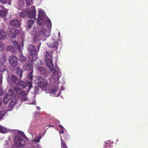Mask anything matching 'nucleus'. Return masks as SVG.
I'll return each mask as SVG.
<instances>
[{
	"mask_svg": "<svg viewBox=\"0 0 148 148\" xmlns=\"http://www.w3.org/2000/svg\"><path fill=\"white\" fill-rule=\"evenodd\" d=\"M49 127H54V125H48Z\"/></svg>",
	"mask_w": 148,
	"mask_h": 148,
	"instance_id": "obj_52",
	"label": "nucleus"
},
{
	"mask_svg": "<svg viewBox=\"0 0 148 148\" xmlns=\"http://www.w3.org/2000/svg\"><path fill=\"white\" fill-rule=\"evenodd\" d=\"M23 135L25 136V139H27L28 138H27V137H26V136H25V135L24 134H23Z\"/></svg>",
	"mask_w": 148,
	"mask_h": 148,
	"instance_id": "obj_51",
	"label": "nucleus"
},
{
	"mask_svg": "<svg viewBox=\"0 0 148 148\" xmlns=\"http://www.w3.org/2000/svg\"><path fill=\"white\" fill-rule=\"evenodd\" d=\"M12 32L13 34L12 36L13 37H15L18 34L20 33L21 31L17 29H12Z\"/></svg>",
	"mask_w": 148,
	"mask_h": 148,
	"instance_id": "obj_18",
	"label": "nucleus"
},
{
	"mask_svg": "<svg viewBox=\"0 0 148 148\" xmlns=\"http://www.w3.org/2000/svg\"><path fill=\"white\" fill-rule=\"evenodd\" d=\"M27 16L29 18H34L36 16V10L34 6L31 7L30 10L27 9Z\"/></svg>",
	"mask_w": 148,
	"mask_h": 148,
	"instance_id": "obj_6",
	"label": "nucleus"
},
{
	"mask_svg": "<svg viewBox=\"0 0 148 148\" xmlns=\"http://www.w3.org/2000/svg\"><path fill=\"white\" fill-rule=\"evenodd\" d=\"M32 34H33V35H34V33H32Z\"/></svg>",
	"mask_w": 148,
	"mask_h": 148,
	"instance_id": "obj_56",
	"label": "nucleus"
},
{
	"mask_svg": "<svg viewBox=\"0 0 148 148\" xmlns=\"http://www.w3.org/2000/svg\"><path fill=\"white\" fill-rule=\"evenodd\" d=\"M2 104V101L1 98H0V106H1Z\"/></svg>",
	"mask_w": 148,
	"mask_h": 148,
	"instance_id": "obj_47",
	"label": "nucleus"
},
{
	"mask_svg": "<svg viewBox=\"0 0 148 148\" xmlns=\"http://www.w3.org/2000/svg\"><path fill=\"white\" fill-rule=\"evenodd\" d=\"M18 85H20L23 88H25L27 85V83L23 81H18Z\"/></svg>",
	"mask_w": 148,
	"mask_h": 148,
	"instance_id": "obj_21",
	"label": "nucleus"
},
{
	"mask_svg": "<svg viewBox=\"0 0 148 148\" xmlns=\"http://www.w3.org/2000/svg\"><path fill=\"white\" fill-rule=\"evenodd\" d=\"M47 81L42 78H39L38 81V86L41 88H45L47 86Z\"/></svg>",
	"mask_w": 148,
	"mask_h": 148,
	"instance_id": "obj_5",
	"label": "nucleus"
},
{
	"mask_svg": "<svg viewBox=\"0 0 148 148\" xmlns=\"http://www.w3.org/2000/svg\"><path fill=\"white\" fill-rule=\"evenodd\" d=\"M11 80L10 83L14 84H18L19 80L18 78L15 75H13L10 78Z\"/></svg>",
	"mask_w": 148,
	"mask_h": 148,
	"instance_id": "obj_8",
	"label": "nucleus"
},
{
	"mask_svg": "<svg viewBox=\"0 0 148 148\" xmlns=\"http://www.w3.org/2000/svg\"><path fill=\"white\" fill-rule=\"evenodd\" d=\"M53 78H56L57 79H59V73L54 71L53 73Z\"/></svg>",
	"mask_w": 148,
	"mask_h": 148,
	"instance_id": "obj_31",
	"label": "nucleus"
},
{
	"mask_svg": "<svg viewBox=\"0 0 148 148\" xmlns=\"http://www.w3.org/2000/svg\"><path fill=\"white\" fill-rule=\"evenodd\" d=\"M46 62L48 67L51 70L53 69V65L52 60L47 58L46 59Z\"/></svg>",
	"mask_w": 148,
	"mask_h": 148,
	"instance_id": "obj_9",
	"label": "nucleus"
},
{
	"mask_svg": "<svg viewBox=\"0 0 148 148\" xmlns=\"http://www.w3.org/2000/svg\"><path fill=\"white\" fill-rule=\"evenodd\" d=\"M6 14V8H5L4 10H2L0 11V15L2 17L4 18L5 17Z\"/></svg>",
	"mask_w": 148,
	"mask_h": 148,
	"instance_id": "obj_24",
	"label": "nucleus"
},
{
	"mask_svg": "<svg viewBox=\"0 0 148 148\" xmlns=\"http://www.w3.org/2000/svg\"><path fill=\"white\" fill-rule=\"evenodd\" d=\"M34 92L35 94L38 93L39 92V89L38 88V87L35 86L34 87Z\"/></svg>",
	"mask_w": 148,
	"mask_h": 148,
	"instance_id": "obj_39",
	"label": "nucleus"
},
{
	"mask_svg": "<svg viewBox=\"0 0 148 148\" xmlns=\"http://www.w3.org/2000/svg\"><path fill=\"white\" fill-rule=\"evenodd\" d=\"M5 37V32L2 29H0V40L4 39Z\"/></svg>",
	"mask_w": 148,
	"mask_h": 148,
	"instance_id": "obj_16",
	"label": "nucleus"
},
{
	"mask_svg": "<svg viewBox=\"0 0 148 148\" xmlns=\"http://www.w3.org/2000/svg\"><path fill=\"white\" fill-rule=\"evenodd\" d=\"M13 44L14 46L16 47V48L18 49L20 51H22L21 49V45H19L18 42L16 41H13Z\"/></svg>",
	"mask_w": 148,
	"mask_h": 148,
	"instance_id": "obj_14",
	"label": "nucleus"
},
{
	"mask_svg": "<svg viewBox=\"0 0 148 148\" xmlns=\"http://www.w3.org/2000/svg\"><path fill=\"white\" fill-rule=\"evenodd\" d=\"M46 25L49 29H51L52 23L50 19H47L46 22Z\"/></svg>",
	"mask_w": 148,
	"mask_h": 148,
	"instance_id": "obj_28",
	"label": "nucleus"
},
{
	"mask_svg": "<svg viewBox=\"0 0 148 148\" xmlns=\"http://www.w3.org/2000/svg\"><path fill=\"white\" fill-rule=\"evenodd\" d=\"M4 45L2 41H0V51H3L4 48Z\"/></svg>",
	"mask_w": 148,
	"mask_h": 148,
	"instance_id": "obj_35",
	"label": "nucleus"
},
{
	"mask_svg": "<svg viewBox=\"0 0 148 148\" xmlns=\"http://www.w3.org/2000/svg\"><path fill=\"white\" fill-rule=\"evenodd\" d=\"M0 2L3 4H5L6 2V0H0Z\"/></svg>",
	"mask_w": 148,
	"mask_h": 148,
	"instance_id": "obj_46",
	"label": "nucleus"
},
{
	"mask_svg": "<svg viewBox=\"0 0 148 148\" xmlns=\"http://www.w3.org/2000/svg\"><path fill=\"white\" fill-rule=\"evenodd\" d=\"M9 94H11V96H14V94L13 92V91L12 90H9Z\"/></svg>",
	"mask_w": 148,
	"mask_h": 148,
	"instance_id": "obj_45",
	"label": "nucleus"
},
{
	"mask_svg": "<svg viewBox=\"0 0 148 148\" xmlns=\"http://www.w3.org/2000/svg\"><path fill=\"white\" fill-rule=\"evenodd\" d=\"M104 148H109L108 147H105V145H104Z\"/></svg>",
	"mask_w": 148,
	"mask_h": 148,
	"instance_id": "obj_54",
	"label": "nucleus"
},
{
	"mask_svg": "<svg viewBox=\"0 0 148 148\" xmlns=\"http://www.w3.org/2000/svg\"><path fill=\"white\" fill-rule=\"evenodd\" d=\"M14 140L17 146L18 147H23L25 144V141L23 139L19 136H16Z\"/></svg>",
	"mask_w": 148,
	"mask_h": 148,
	"instance_id": "obj_3",
	"label": "nucleus"
},
{
	"mask_svg": "<svg viewBox=\"0 0 148 148\" xmlns=\"http://www.w3.org/2000/svg\"><path fill=\"white\" fill-rule=\"evenodd\" d=\"M61 147L62 148H68L67 145H66L64 141L62 139V136H61Z\"/></svg>",
	"mask_w": 148,
	"mask_h": 148,
	"instance_id": "obj_29",
	"label": "nucleus"
},
{
	"mask_svg": "<svg viewBox=\"0 0 148 148\" xmlns=\"http://www.w3.org/2000/svg\"><path fill=\"white\" fill-rule=\"evenodd\" d=\"M7 129L3 127H2L0 125V132L2 133H6L7 132Z\"/></svg>",
	"mask_w": 148,
	"mask_h": 148,
	"instance_id": "obj_32",
	"label": "nucleus"
},
{
	"mask_svg": "<svg viewBox=\"0 0 148 148\" xmlns=\"http://www.w3.org/2000/svg\"><path fill=\"white\" fill-rule=\"evenodd\" d=\"M59 95H58V96H59Z\"/></svg>",
	"mask_w": 148,
	"mask_h": 148,
	"instance_id": "obj_57",
	"label": "nucleus"
},
{
	"mask_svg": "<svg viewBox=\"0 0 148 148\" xmlns=\"http://www.w3.org/2000/svg\"><path fill=\"white\" fill-rule=\"evenodd\" d=\"M16 74L19 78H21L22 76L23 70L18 67L16 69Z\"/></svg>",
	"mask_w": 148,
	"mask_h": 148,
	"instance_id": "obj_15",
	"label": "nucleus"
},
{
	"mask_svg": "<svg viewBox=\"0 0 148 148\" xmlns=\"http://www.w3.org/2000/svg\"><path fill=\"white\" fill-rule=\"evenodd\" d=\"M23 68L25 70H27L28 71H30L33 68V65L32 64H27L26 65H24Z\"/></svg>",
	"mask_w": 148,
	"mask_h": 148,
	"instance_id": "obj_13",
	"label": "nucleus"
},
{
	"mask_svg": "<svg viewBox=\"0 0 148 148\" xmlns=\"http://www.w3.org/2000/svg\"><path fill=\"white\" fill-rule=\"evenodd\" d=\"M7 49L9 51H11L12 52L13 51H14V48L12 46H9L7 47Z\"/></svg>",
	"mask_w": 148,
	"mask_h": 148,
	"instance_id": "obj_38",
	"label": "nucleus"
},
{
	"mask_svg": "<svg viewBox=\"0 0 148 148\" xmlns=\"http://www.w3.org/2000/svg\"><path fill=\"white\" fill-rule=\"evenodd\" d=\"M19 60L21 62L23 63L26 61V58L25 56H23V55L21 54L18 57Z\"/></svg>",
	"mask_w": 148,
	"mask_h": 148,
	"instance_id": "obj_19",
	"label": "nucleus"
},
{
	"mask_svg": "<svg viewBox=\"0 0 148 148\" xmlns=\"http://www.w3.org/2000/svg\"><path fill=\"white\" fill-rule=\"evenodd\" d=\"M60 134H62L63 135V134H64V132H63V130H62L60 132Z\"/></svg>",
	"mask_w": 148,
	"mask_h": 148,
	"instance_id": "obj_49",
	"label": "nucleus"
},
{
	"mask_svg": "<svg viewBox=\"0 0 148 148\" xmlns=\"http://www.w3.org/2000/svg\"><path fill=\"white\" fill-rule=\"evenodd\" d=\"M6 113V112L5 110H2L1 111H0V121L2 119Z\"/></svg>",
	"mask_w": 148,
	"mask_h": 148,
	"instance_id": "obj_26",
	"label": "nucleus"
},
{
	"mask_svg": "<svg viewBox=\"0 0 148 148\" xmlns=\"http://www.w3.org/2000/svg\"><path fill=\"white\" fill-rule=\"evenodd\" d=\"M10 99V96L8 95L7 93H6L4 95V96L3 98V100L4 102V103L5 104L7 103L9 101Z\"/></svg>",
	"mask_w": 148,
	"mask_h": 148,
	"instance_id": "obj_17",
	"label": "nucleus"
},
{
	"mask_svg": "<svg viewBox=\"0 0 148 148\" xmlns=\"http://www.w3.org/2000/svg\"><path fill=\"white\" fill-rule=\"evenodd\" d=\"M17 100L15 98H12L10 102L9 107L10 108H12L16 104Z\"/></svg>",
	"mask_w": 148,
	"mask_h": 148,
	"instance_id": "obj_11",
	"label": "nucleus"
},
{
	"mask_svg": "<svg viewBox=\"0 0 148 148\" xmlns=\"http://www.w3.org/2000/svg\"><path fill=\"white\" fill-rule=\"evenodd\" d=\"M27 85H28L29 88V90H30L31 88L32 87V83L31 82L27 81Z\"/></svg>",
	"mask_w": 148,
	"mask_h": 148,
	"instance_id": "obj_42",
	"label": "nucleus"
},
{
	"mask_svg": "<svg viewBox=\"0 0 148 148\" xmlns=\"http://www.w3.org/2000/svg\"><path fill=\"white\" fill-rule=\"evenodd\" d=\"M109 141H106L105 142V147H110V148H111L112 146V144L111 143H109L108 142Z\"/></svg>",
	"mask_w": 148,
	"mask_h": 148,
	"instance_id": "obj_37",
	"label": "nucleus"
},
{
	"mask_svg": "<svg viewBox=\"0 0 148 148\" xmlns=\"http://www.w3.org/2000/svg\"><path fill=\"white\" fill-rule=\"evenodd\" d=\"M33 69L31 70L30 72L28 73L27 77L30 80H32L33 76Z\"/></svg>",
	"mask_w": 148,
	"mask_h": 148,
	"instance_id": "obj_22",
	"label": "nucleus"
},
{
	"mask_svg": "<svg viewBox=\"0 0 148 148\" xmlns=\"http://www.w3.org/2000/svg\"><path fill=\"white\" fill-rule=\"evenodd\" d=\"M34 23V21L32 20H29L27 22V26L29 28H31Z\"/></svg>",
	"mask_w": 148,
	"mask_h": 148,
	"instance_id": "obj_30",
	"label": "nucleus"
},
{
	"mask_svg": "<svg viewBox=\"0 0 148 148\" xmlns=\"http://www.w3.org/2000/svg\"><path fill=\"white\" fill-rule=\"evenodd\" d=\"M60 127L61 130H63V126H62V125H60Z\"/></svg>",
	"mask_w": 148,
	"mask_h": 148,
	"instance_id": "obj_48",
	"label": "nucleus"
},
{
	"mask_svg": "<svg viewBox=\"0 0 148 148\" xmlns=\"http://www.w3.org/2000/svg\"><path fill=\"white\" fill-rule=\"evenodd\" d=\"M1 76H0V84H1Z\"/></svg>",
	"mask_w": 148,
	"mask_h": 148,
	"instance_id": "obj_53",
	"label": "nucleus"
},
{
	"mask_svg": "<svg viewBox=\"0 0 148 148\" xmlns=\"http://www.w3.org/2000/svg\"><path fill=\"white\" fill-rule=\"evenodd\" d=\"M6 58L4 56H2L0 57V63L1 64H4L6 62Z\"/></svg>",
	"mask_w": 148,
	"mask_h": 148,
	"instance_id": "obj_27",
	"label": "nucleus"
},
{
	"mask_svg": "<svg viewBox=\"0 0 148 148\" xmlns=\"http://www.w3.org/2000/svg\"><path fill=\"white\" fill-rule=\"evenodd\" d=\"M37 68L38 71L41 75H45L46 74L47 72L45 68L42 66H38Z\"/></svg>",
	"mask_w": 148,
	"mask_h": 148,
	"instance_id": "obj_10",
	"label": "nucleus"
},
{
	"mask_svg": "<svg viewBox=\"0 0 148 148\" xmlns=\"http://www.w3.org/2000/svg\"><path fill=\"white\" fill-rule=\"evenodd\" d=\"M28 12L27 9H26L25 11H23L20 13V16L22 18H24L25 16H27Z\"/></svg>",
	"mask_w": 148,
	"mask_h": 148,
	"instance_id": "obj_20",
	"label": "nucleus"
},
{
	"mask_svg": "<svg viewBox=\"0 0 148 148\" xmlns=\"http://www.w3.org/2000/svg\"><path fill=\"white\" fill-rule=\"evenodd\" d=\"M69 136L68 134H66L64 133L63 135V137L64 138V140H68L69 139Z\"/></svg>",
	"mask_w": 148,
	"mask_h": 148,
	"instance_id": "obj_36",
	"label": "nucleus"
},
{
	"mask_svg": "<svg viewBox=\"0 0 148 148\" xmlns=\"http://www.w3.org/2000/svg\"><path fill=\"white\" fill-rule=\"evenodd\" d=\"M10 24L12 26L16 28H18V27H19L20 26V22L17 19L12 20L10 21Z\"/></svg>",
	"mask_w": 148,
	"mask_h": 148,
	"instance_id": "obj_7",
	"label": "nucleus"
},
{
	"mask_svg": "<svg viewBox=\"0 0 148 148\" xmlns=\"http://www.w3.org/2000/svg\"><path fill=\"white\" fill-rule=\"evenodd\" d=\"M44 32V31H43L42 29H41V30H40V32H39L40 35V34H41V32Z\"/></svg>",
	"mask_w": 148,
	"mask_h": 148,
	"instance_id": "obj_50",
	"label": "nucleus"
},
{
	"mask_svg": "<svg viewBox=\"0 0 148 148\" xmlns=\"http://www.w3.org/2000/svg\"><path fill=\"white\" fill-rule=\"evenodd\" d=\"M47 45L51 48H54L56 50L58 49V43L53 39H50L48 42Z\"/></svg>",
	"mask_w": 148,
	"mask_h": 148,
	"instance_id": "obj_4",
	"label": "nucleus"
},
{
	"mask_svg": "<svg viewBox=\"0 0 148 148\" xmlns=\"http://www.w3.org/2000/svg\"><path fill=\"white\" fill-rule=\"evenodd\" d=\"M14 90L17 93H19V94H20V92L21 90L20 88L18 87H15L14 88Z\"/></svg>",
	"mask_w": 148,
	"mask_h": 148,
	"instance_id": "obj_40",
	"label": "nucleus"
},
{
	"mask_svg": "<svg viewBox=\"0 0 148 148\" xmlns=\"http://www.w3.org/2000/svg\"><path fill=\"white\" fill-rule=\"evenodd\" d=\"M50 33H49V31H47V30H46L45 31H44L43 33V34L44 36H49L50 35Z\"/></svg>",
	"mask_w": 148,
	"mask_h": 148,
	"instance_id": "obj_41",
	"label": "nucleus"
},
{
	"mask_svg": "<svg viewBox=\"0 0 148 148\" xmlns=\"http://www.w3.org/2000/svg\"><path fill=\"white\" fill-rule=\"evenodd\" d=\"M7 69V67L5 64H0V71L1 72H3L6 71Z\"/></svg>",
	"mask_w": 148,
	"mask_h": 148,
	"instance_id": "obj_25",
	"label": "nucleus"
},
{
	"mask_svg": "<svg viewBox=\"0 0 148 148\" xmlns=\"http://www.w3.org/2000/svg\"><path fill=\"white\" fill-rule=\"evenodd\" d=\"M45 57H47L50 56V54L49 51H46L44 53Z\"/></svg>",
	"mask_w": 148,
	"mask_h": 148,
	"instance_id": "obj_43",
	"label": "nucleus"
},
{
	"mask_svg": "<svg viewBox=\"0 0 148 148\" xmlns=\"http://www.w3.org/2000/svg\"><path fill=\"white\" fill-rule=\"evenodd\" d=\"M9 61L11 66L13 68L15 67L18 64V59L16 56L11 55L9 57Z\"/></svg>",
	"mask_w": 148,
	"mask_h": 148,
	"instance_id": "obj_2",
	"label": "nucleus"
},
{
	"mask_svg": "<svg viewBox=\"0 0 148 148\" xmlns=\"http://www.w3.org/2000/svg\"><path fill=\"white\" fill-rule=\"evenodd\" d=\"M23 43H22V46H23Z\"/></svg>",
	"mask_w": 148,
	"mask_h": 148,
	"instance_id": "obj_55",
	"label": "nucleus"
},
{
	"mask_svg": "<svg viewBox=\"0 0 148 148\" xmlns=\"http://www.w3.org/2000/svg\"><path fill=\"white\" fill-rule=\"evenodd\" d=\"M58 88L57 87L54 88H53L49 90V93L53 94L54 95H56V91L57 90Z\"/></svg>",
	"mask_w": 148,
	"mask_h": 148,
	"instance_id": "obj_23",
	"label": "nucleus"
},
{
	"mask_svg": "<svg viewBox=\"0 0 148 148\" xmlns=\"http://www.w3.org/2000/svg\"><path fill=\"white\" fill-rule=\"evenodd\" d=\"M35 34L33 40L34 44L37 43L38 44L36 45L37 50L33 45H30L28 47V51L29 52V57L31 61H35L37 59V52L39 51L41 44L40 36L38 35L37 32L36 31L35 32Z\"/></svg>",
	"mask_w": 148,
	"mask_h": 148,
	"instance_id": "obj_1",
	"label": "nucleus"
},
{
	"mask_svg": "<svg viewBox=\"0 0 148 148\" xmlns=\"http://www.w3.org/2000/svg\"><path fill=\"white\" fill-rule=\"evenodd\" d=\"M41 136H39L37 138H36L35 140V141L36 142L39 141L40 140L41 138Z\"/></svg>",
	"mask_w": 148,
	"mask_h": 148,
	"instance_id": "obj_44",
	"label": "nucleus"
},
{
	"mask_svg": "<svg viewBox=\"0 0 148 148\" xmlns=\"http://www.w3.org/2000/svg\"><path fill=\"white\" fill-rule=\"evenodd\" d=\"M26 2V5L27 6H29L33 3V0H25Z\"/></svg>",
	"mask_w": 148,
	"mask_h": 148,
	"instance_id": "obj_34",
	"label": "nucleus"
},
{
	"mask_svg": "<svg viewBox=\"0 0 148 148\" xmlns=\"http://www.w3.org/2000/svg\"><path fill=\"white\" fill-rule=\"evenodd\" d=\"M18 1H20V0H18Z\"/></svg>",
	"mask_w": 148,
	"mask_h": 148,
	"instance_id": "obj_58",
	"label": "nucleus"
},
{
	"mask_svg": "<svg viewBox=\"0 0 148 148\" xmlns=\"http://www.w3.org/2000/svg\"><path fill=\"white\" fill-rule=\"evenodd\" d=\"M27 94V93H26L25 91L21 89L20 95L23 97V98L21 99L22 101H26L27 100V98L26 97H25Z\"/></svg>",
	"mask_w": 148,
	"mask_h": 148,
	"instance_id": "obj_12",
	"label": "nucleus"
},
{
	"mask_svg": "<svg viewBox=\"0 0 148 148\" xmlns=\"http://www.w3.org/2000/svg\"><path fill=\"white\" fill-rule=\"evenodd\" d=\"M38 16V18L39 19V20H42L43 16V14L41 11H39V12Z\"/></svg>",
	"mask_w": 148,
	"mask_h": 148,
	"instance_id": "obj_33",
	"label": "nucleus"
}]
</instances>
